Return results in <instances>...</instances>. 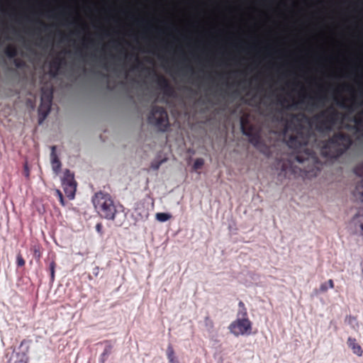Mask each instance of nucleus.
Listing matches in <instances>:
<instances>
[{
    "mask_svg": "<svg viewBox=\"0 0 363 363\" xmlns=\"http://www.w3.org/2000/svg\"><path fill=\"white\" fill-rule=\"evenodd\" d=\"M228 329L236 337L250 335L252 323L249 318H237L229 325Z\"/></svg>",
    "mask_w": 363,
    "mask_h": 363,
    "instance_id": "0eeeda50",
    "label": "nucleus"
},
{
    "mask_svg": "<svg viewBox=\"0 0 363 363\" xmlns=\"http://www.w3.org/2000/svg\"><path fill=\"white\" fill-rule=\"evenodd\" d=\"M38 23L40 26H42L44 28V29H47L48 28V26L46 25L44 22L38 21Z\"/></svg>",
    "mask_w": 363,
    "mask_h": 363,
    "instance_id": "c9c22d12",
    "label": "nucleus"
},
{
    "mask_svg": "<svg viewBox=\"0 0 363 363\" xmlns=\"http://www.w3.org/2000/svg\"><path fill=\"white\" fill-rule=\"evenodd\" d=\"M55 150H56V147L52 146L51 154H50V158H51L52 169L55 172L57 173L60 170L61 162L56 155Z\"/></svg>",
    "mask_w": 363,
    "mask_h": 363,
    "instance_id": "2eb2a0df",
    "label": "nucleus"
},
{
    "mask_svg": "<svg viewBox=\"0 0 363 363\" xmlns=\"http://www.w3.org/2000/svg\"><path fill=\"white\" fill-rule=\"evenodd\" d=\"M349 323H352V320H355V318L352 317V316H349Z\"/></svg>",
    "mask_w": 363,
    "mask_h": 363,
    "instance_id": "ea45409f",
    "label": "nucleus"
},
{
    "mask_svg": "<svg viewBox=\"0 0 363 363\" xmlns=\"http://www.w3.org/2000/svg\"><path fill=\"white\" fill-rule=\"evenodd\" d=\"M238 308L237 318H248L247 308L242 301L238 303Z\"/></svg>",
    "mask_w": 363,
    "mask_h": 363,
    "instance_id": "aec40b11",
    "label": "nucleus"
},
{
    "mask_svg": "<svg viewBox=\"0 0 363 363\" xmlns=\"http://www.w3.org/2000/svg\"><path fill=\"white\" fill-rule=\"evenodd\" d=\"M29 346L26 345L25 350L22 352H17L13 354L9 363H28V358L26 354L28 352Z\"/></svg>",
    "mask_w": 363,
    "mask_h": 363,
    "instance_id": "f8f14e48",
    "label": "nucleus"
},
{
    "mask_svg": "<svg viewBox=\"0 0 363 363\" xmlns=\"http://www.w3.org/2000/svg\"><path fill=\"white\" fill-rule=\"evenodd\" d=\"M14 64L17 67H21L23 65V61L19 59H15Z\"/></svg>",
    "mask_w": 363,
    "mask_h": 363,
    "instance_id": "f704fd0d",
    "label": "nucleus"
},
{
    "mask_svg": "<svg viewBox=\"0 0 363 363\" xmlns=\"http://www.w3.org/2000/svg\"><path fill=\"white\" fill-rule=\"evenodd\" d=\"M92 202L99 215L103 218L114 220L120 213L118 206L108 193L103 191L96 193Z\"/></svg>",
    "mask_w": 363,
    "mask_h": 363,
    "instance_id": "f03ea898",
    "label": "nucleus"
},
{
    "mask_svg": "<svg viewBox=\"0 0 363 363\" xmlns=\"http://www.w3.org/2000/svg\"><path fill=\"white\" fill-rule=\"evenodd\" d=\"M336 104L340 106V107H342V108H347L349 111H352L354 110L353 108V106H354V103H353L352 105L350 106H347L345 103V101L344 100H342V101H337Z\"/></svg>",
    "mask_w": 363,
    "mask_h": 363,
    "instance_id": "7c9ffc66",
    "label": "nucleus"
},
{
    "mask_svg": "<svg viewBox=\"0 0 363 363\" xmlns=\"http://www.w3.org/2000/svg\"><path fill=\"white\" fill-rule=\"evenodd\" d=\"M284 102H286V99H279V103L281 105L284 106Z\"/></svg>",
    "mask_w": 363,
    "mask_h": 363,
    "instance_id": "58836bf2",
    "label": "nucleus"
},
{
    "mask_svg": "<svg viewBox=\"0 0 363 363\" xmlns=\"http://www.w3.org/2000/svg\"><path fill=\"white\" fill-rule=\"evenodd\" d=\"M291 107H292V106H286V108L289 109V108H291Z\"/></svg>",
    "mask_w": 363,
    "mask_h": 363,
    "instance_id": "37998d69",
    "label": "nucleus"
},
{
    "mask_svg": "<svg viewBox=\"0 0 363 363\" xmlns=\"http://www.w3.org/2000/svg\"><path fill=\"white\" fill-rule=\"evenodd\" d=\"M291 119H292V120H294V119L298 120V118H297V116H296V115H295V114H292V115H291Z\"/></svg>",
    "mask_w": 363,
    "mask_h": 363,
    "instance_id": "a19ab883",
    "label": "nucleus"
},
{
    "mask_svg": "<svg viewBox=\"0 0 363 363\" xmlns=\"http://www.w3.org/2000/svg\"><path fill=\"white\" fill-rule=\"evenodd\" d=\"M242 133L248 137L249 142L257 147L261 144V137L254 126L250 123L247 118H242L240 121Z\"/></svg>",
    "mask_w": 363,
    "mask_h": 363,
    "instance_id": "6e6552de",
    "label": "nucleus"
},
{
    "mask_svg": "<svg viewBox=\"0 0 363 363\" xmlns=\"http://www.w3.org/2000/svg\"><path fill=\"white\" fill-rule=\"evenodd\" d=\"M347 343L348 347L352 349L354 354H357L359 357H361L362 355V349L361 346L357 342L355 338L351 337H348Z\"/></svg>",
    "mask_w": 363,
    "mask_h": 363,
    "instance_id": "4468645a",
    "label": "nucleus"
},
{
    "mask_svg": "<svg viewBox=\"0 0 363 363\" xmlns=\"http://www.w3.org/2000/svg\"><path fill=\"white\" fill-rule=\"evenodd\" d=\"M63 62V59L56 57L50 62V69L52 72L53 75H55L57 74L60 66Z\"/></svg>",
    "mask_w": 363,
    "mask_h": 363,
    "instance_id": "6ab92c4d",
    "label": "nucleus"
},
{
    "mask_svg": "<svg viewBox=\"0 0 363 363\" xmlns=\"http://www.w3.org/2000/svg\"><path fill=\"white\" fill-rule=\"evenodd\" d=\"M62 186L67 197L70 200L73 199L77 189V183L74 180V174L69 169H66L64 172Z\"/></svg>",
    "mask_w": 363,
    "mask_h": 363,
    "instance_id": "1a4fd4ad",
    "label": "nucleus"
},
{
    "mask_svg": "<svg viewBox=\"0 0 363 363\" xmlns=\"http://www.w3.org/2000/svg\"><path fill=\"white\" fill-rule=\"evenodd\" d=\"M103 343L105 344V348L103 353L101 355L100 359L101 362L104 363L108 356L112 352L113 345L111 340H105L103 342Z\"/></svg>",
    "mask_w": 363,
    "mask_h": 363,
    "instance_id": "a211bd4d",
    "label": "nucleus"
},
{
    "mask_svg": "<svg viewBox=\"0 0 363 363\" xmlns=\"http://www.w3.org/2000/svg\"><path fill=\"white\" fill-rule=\"evenodd\" d=\"M33 255L35 258L40 259L41 257V252L38 247L34 248Z\"/></svg>",
    "mask_w": 363,
    "mask_h": 363,
    "instance_id": "72a5a7b5",
    "label": "nucleus"
},
{
    "mask_svg": "<svg viewBox=\"0 0 363 363\" xmlns=\"http://www.w3.org/2000/svg\"><path fill=\"white\" fill-rule=\"evenodd\" d=\"M353 196L357 201L363 203V179L356 184Z\"/></svg>",
    "mask_w": 363,
    "mask_h": 363,
    "instance_id": "f3484780",
    "label": "nucleus"
},
{
    "mask_svg": "<svg viewBox=\"0 0 363 363\" xmlns=\"http://www.w3.org/2000/svg\"><path fill=\"white\" fill-rule=\"evenodd\" d=\"M325 99V96L320 93L317 94L315 96H309L308 104L315 106L318 103L322 102Z\"/></svg>",
    "mask_w": 363,
    "mask_h": 363,
    "instance_id": "412c9836",
    "label": "nucleus"
},
{
    "mask_svg": "<svg viewBox=\"0 0 363 363\" xmlns=\"http://www.w3.org/2000/svg\"><path fill=\"white\" fill-rule=\"evenodd\" d=\"M16 264L18 267H23L26 264V262L22 257V255L18 253L16 257Z\"/></svg>",
    "mask_w": 363,
    "mask_h": 363,
    "instance_id": "2f4dec72",
    "label": "nucleus"
},
{
    "mask_svg": "<svg viewBox=\"0 0 363 363\" xmlns=\"http://www.w3.org/2000/svg\"><path fill=\"white\" fill-rule=\"evenodd\" d=\"M351 137L344 133H336L321 147L322 155L329 158H337L352 145Z\"/></svg>",
    "mask_w": 363,
    "mask_h": 363,
    "instance_id": "f257e3e1",
    "label": "nucleus"
},
{
    "mask_svg": "<svg viewBox=\"0 0 363 363\" xmlns=\"http://www.w3.org/2000/svg\"><path fill=\"white\" fill-rule=\"evenodd\" d=\"M156 83L162 91L163 94L167 96H172L174 94V88L169 84L168 80L162 75L156 74Z\"/></svg>",
    "mask_w": 363,
    "mask_h": 363,
    "instance_id": "9d476101",
    "label": "nucleus"
},
{
    "mask_svg": "<svg viewBox=\"0 0 363 363\" xmlns=\"http://www.w3.org/2000/svg\"><path fill=\"white\" fill-rule=\"evenodd\" d=\"M328 288L333 289L334 288V282L333 279H329L328 282H325L320 284V291L325 292L328 291Z\"/></svg>",
    "mask_w": 363,
    "mask_h": 363,
    "instance_id": "393cba45",
    "label": "nucleus"
},
{
    "mask_svg": "<svg viewBox=\"0 0 363 363\" xmlns=\"http://www.w3.org/2000/svg\"><path fill=\"white\" fill-rule=\"evenodd\" d=\"M172 216L167 213H157L156 214V218L160 222H165L168 220Z\"/></svg>",
    "mask_w": 363,
    "mask_h": 363,
    "instance_id": "bb28decb",
    "label": "nucleus"
},
{
    "mask_svg": "<svg viewBox=\"0 0 363 363\" xmlns=\"http://www.w3.org/2000/svg\"><path fill=\"white\" fill-rule=\"evenodd\" d=\"M51 105L52 103H46L45 101H40V104L38 110L39 124H41L49 114L51 108Z\"/></svg>",
    "mask_w": 363,
    "mask_h": 363,
    "instance_id": "9b49d317",
    "label": "nucleus"
},
{
    "mask_svg": "<svg viewBox=\"0 0 363 363\" xmlns=\"http://www.w3.org/2000/svg\"><path fill=\"white\" fill-rule=\"evenodd\" d=\"M4 54L6 55V56L8 57L9 58H14L18 55L17 48L14 45H8L4 49Z\"/></svg>",
    "mask_w": 363,
    "mask_h": 363,
    "instance_id": "4be33fe9",
    "label": "nucleus"
},
{
    "mask_svg": "<svg viewBox=\"0 0 363 363\" xmlns=\"http://www.w3.org/2000/svg\"><path fill=\"white\" fill-rule=\"evenodd\" d=\"M306 155H307L306 157H303L301 154H298L293 158V160L290 158L286 160H283L281 161V162H279L278 165H281V172L280 173V174L283 172L284 177H286L287 176L291 174H296L298 171L301 172V168H298L297 167L294 165V160L298 162L300 164H303L305 162L309 160L310 157L315 159L314 157L312 156V154L311 152H306Z\"/></svg>",
    "mask_w": 363,
    "mask_h": 363,
    "instance_id": "39448f33",
    "label": "nucleus"
},
{
    "mask_svg": "<svg viewBox=\"0 0 363 363\" xmlns=\"http://www.w3.org/2000/svg\"><path fill=\"white\" fill-rule=\"evenodd\" d=\"M304 98H305V96H303V99H301L299 101V102H300V103H304V100H303V99H304Z\"/></svg>",
    "mask_w": 363,
    "mask_h": 363,
    "instance_id": "79ce46f5",
    "label": "nucleus"
},
{
    "mask_svg": "<svg viewBox=\"0 0 363 363\" xmlns=\"http://www.w3.org/2000/svg\"><path fill=\"white\" fill-rule=\"evenodd\" d=\"M340 113L333 107H329L312 118V123L316 130L320 133L329 132L338 121Z\"/></svg>",
    "mask_w": 363,
    "mask_h": 363,
    "instance_id": "7ed1b4c3",
    "label": "nucleus"
},
{
    "mask_svg": "<svg viewBox=\"0 0 363 363\" xmlns=\"http://www.w3.org/2000/svg\"><path fill=\"white\" fill-rule=\"evenodd\" d=\"M204 164V160L203 158H197L196 159L194 164H193V169L194 170H198L202 168V167Z\"/></svg>",
    "mask_w": 363,
    "mask_h": 363,
    "instance_id": "cd10ccee",
    "label": "nucleus"
},
{
    "mask_svg": "<svg viewBox=\"0 0 363 363\" xmlns=\"http://www.w3.org/2000/svg\"><path fill=\"white\" fill-rule=\"evenodd\" d=\"M99 267H96L94 269V274H95L96 276L98 275V273H99Z\"/></svg>",
    "mask_w": 363,
    "mask_h": 363,
    "instance_id": "4c0bfd02",
    "label": "nucleus"
},
{
    "mask_svg": "<svg viewBox=\"0 0 363 363\" xmlns=\"http://www.w3.org/2000/svg\"><path fill=\"white\" fill-rule=\"evenodd\" d=\"M96 232L100 234V235H103L104 231H103V225L101 223H98L96 225Z\"/></svg>",
    "mask_w": 363,
    "mask_h": 363,
    "instance_id": "473e14b6",
    "label": "nucleus"
},
{
    "mask_svg": "<svg viewBox=\"0 0 363 363\" xmlns=\"http://www.w3.org/2000/svg\"><path fill=\"white\" fill-rule=\"evenodd\" d=\"M148 123L154 125L158 130L164 132L169 127V117L167 110L162 106H152L147 117Z\"/></svg>",
    "mask_w": 363,
    "mask_h": 363,
    "instance_id": "20e7f679",
    "label": "nucleus"
},
{
    "mask_svg": "<svg viewBox=\"0 0 363 363\" xmlns=\"http://www.w3.org/2000/svg\"><path fill=\"white\" fill-rule=\"evenodd\" d=\"M204 325L206 330L209 332L212 331L214 328V323L209 315H206L204 318Z\"/></svg>",
    "mask_w": 363,
    "mask_h": 363,
    "instance_id": "b1692460",
    "label": "nucleus"
},
{
    "mask_svg": "<svg viewBox=\"0 0 363 363\" xmlns=\"http://www.w3.org/2000/svg\"><path fill=\"white\" fill-rule=\"evenodd\" d=\"M354 231L363 238V213L357 214L352 219Z\"/></svg>",
    "mask_w": 363,
    "mask_h": 363,
    "instance_id": "ddd939ff",
    "label": "nucleus"
},
{
    "mask_svg": "<svg viewBox=\"0 0 363 363\" xmlns=\"http://www.w3.org/2000/svg\"><path fill=\"white\" fill-rule=\"evenodd\" d=\"M167 356L169 363H179V360L174 356V351L171 345H169L167 347Z\"/></svg>",
    "mask_w": 363,
    "mask_h": 363,
    "instance_id": "5701e85b",
    "label": "nucleus"
},
{
    "mask_svg": "<svg viewBox=\"0 0 363 363\" xmlns=\"http://www.w3.org/2000/svg\"><path fill=\"white\" fill-rule=\"evenodd\" d=\"M55 267H56V263L55 261H52L50 263V277H51V280L53 281L54 279H55Z\"/></svg>",
    "mask_w": 363,
    "mask_h": 363,
    "instance_id": "c756f323",
    "label": "nucleus"
},
{
    "mask_svg": "<svg viewBox=\"0 0 363 363\" xmlns=\"http://www.w3.org/2000/svg\"><path fill=\"white\" fill-rule=\"evenodd\" d=\"M354 122L358 129L362 128L363 130V111L354 117Z\"/></svg>",
    "mask_w": 363,
    "mask_h": 363,
    "instance_id": "a878e982",
    "label": "nucleus"
},
{
    "mask_svg": "<svg viewBox=\"0 0 363 363\" xmlns=\"http://www.w3.org/2000/svg\"><path fill=\"white\" fill-rule=\"evenodd\" d=\"M135 60H136V61L138 62V65H140V62H139L138 58V57H136V59H135Z\"/></svg>",
    "mask_w": 363,
    "mask_h": 363,
    "instance_id": "c03bdc74",
    "label": "nucleus"
},
{
    "mask_svg": "<svg viewBox=\"0 0 363 363\" xmlns=\"http://www.w3.org/2000/svg\"><path fill=\"white\" fill-rule=\"evenodd\" d=\"M311 135V131L299 124L295 134L290 136L287 142L288 145L294 149H301L308 145Z\"/></svg>",
    "mask_w": 363,
    "mask_h": 363,
    "instance_id": "423d86ee",
    "label": "nucleus"
},
{
    "mask_svg": "<svg viewBox=\"0 0 363 363\" xmlns=\"http://www.w3.org/2000/svg\"><path fill=\"white\" fill-rule=\"evenodd\" d=\"M28 342L29 341L26 340H23L21 342L20 347H22L24 345H28Z\"/></svg>",
    "mask_w": 363,
    "mask_h": 363,
    "instance_id": "e433bc0d",
    "label": "nucleus"
},
{
    "mask_svg": "<svg viewBox=\"0 0 363 363\" xmlns=\"http://www.w3.org/2000/svg\"><path fill=\"white\" fill-rule=\"evenodd\" d=\"M55 195L58 198L60 204L62 206H65V199H64V197H63V195H62V193L61 192V191L59 189H55Z\"/></svg>",
    "mask_w": 363,
    "mask_h": 363,
    "instance_id": "c85d7f7f",
    "label": "nucleus"
},
{
    "mask_svg": "<svg viewBox=\"0 0 363 363\" xmlns=\"http://www.w3.org/2000/svg\"><path fill=\"white\" fill-rule=\"evenodd\" d=\"M53 98V90L52 88H44L41 89V101L46 103H52Z\"/></svg>",
    "mask_w": 363,
    "mask_h": 363,
    "instance_id": "dca6fc26",
    "label": "nucleus"
}]
</instances>
